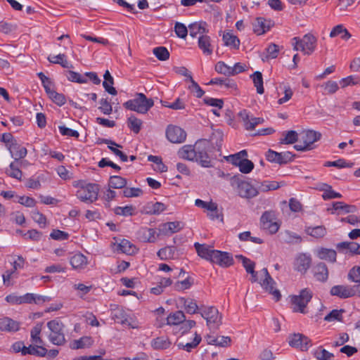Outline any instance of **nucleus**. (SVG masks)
Here are the masks:
<instances>
[{
	"label": "nucleus",
	"mask_w": 360,
	"mask_h": 360,
	"mask_svg": "<svg viewBox=\"0 0 360 360\" xmlns=\"http://www.w3.org/2000/svg\"><path fill=\"white\" fill-rule=\"evenodd\" d=\"M194 247L200 257L221 267L226 268L234 263L233 256L229 252L214 250L212 246L198 243H195Z\"/></svg>",
	"instance_id": "f257e3e1"
},
{
	"label": "nucleus",
	"mask_w": 360,
	"mask_h": 360,
	"mask_svg": "<svg viewBox=\"0 0 360 360\" xmlns=\"http://www.w3.org/2000/svg\"><path fill=\"white\" fill-rule=\"evenodd\" d=\"M244 179L240 174L235 175L231 179V185L237 189L241 198L251 199L256 197L259 194L257 188Z\"/></svg>",
	"instance_id": "f03ea898"
},
{
	"label": "nucleus",
	"mask_w": 360,
	"mask_h": 360,
	"mask_svg": "<svg viewBox=\"0 0 360 360\" xmlns=\"http://www.w3.org/2000/svg\"><path fill=\"white\" fill-rule=\"evenodd\" d=\"M153 105V100L148 98L143 93H137L135 98L129 100L123 104L126 109L141 114L146 113Z\"/></svg>",
	"instance_id": "7ed1b4c3"
},
{
	"label": "nucleus",
	"mask_w": 360,
	"mask_h": 360,
	"mask_svg": "<svg viewBox=\"0 0 360 360\" xmlns=\"http://www.w3.org/2000/svg\"><path fill=\"white\" fill-rule=\"evenodd\" d=\"M47 327L50 330V334L49 335V341L58 346L63 345L66 342L63 323L57 318L49 321Z\"/></svg>",
	"instance_id": "20e7f679"
},
{
	"label": "nucleus",
	"mask_w": 360,
	"mask_h": 360,
	"mask_svg": "<svg viewBox=\"0 0 360 360\" xmlns=\"http://www.w3.org/2000/svg\"><path fill=\"white\" fill-rule=\"evenodd\" d=\"M313 296L311 290L304 288L300 292L299 295H292L290 297L292 304L294 305L293 311L306 314L305 308L311 301Z\"/></svg>",
	"instance_id": "39448f33"
},
{
	"label": "nucleus",
	"mask_w": 360,
	"mask_h": 360,
	"mask_svg": "<svg viewBox=\"0 0 360 360\" xmlns=\"http://www.w3.org/2000/svg\"><path fill=\"white\" fill-rule=\"evenodd\" d=\"M210 141L207 139L198 140L197 141L196 159L195 161L203 167H211L212 166L210 158L208 155Z\"/></svg>",
	"instance_id": "423d86ee"
},
{
	"label": "nucleus",
	"mask_w": 360,
	"mask_h": 360,
	"mask_svg": "<svg viewBox=\"0 0 360 360\" xmlns=\"http://www.w3.org/2000/svg\"><path fill=\"white\" fill-rule=\"evenodd\" d=\"M200 313L206 321L210 328L217 329L221 323V316H219V311L214 307H201Z\"/></svg>",
	"instance_id": "0eeeda50"
},
{
	"label": "nucleus",
	"mask_w": 360,
	"mask_h": 360,
	"mask_svg": "<svg viewBox=\"0 0 360 360\" xmlns=\"http://www.w3.org/2000/svg\"><path fill=\"white\" fill-rule=\"evenodd\" d=\"M330 293L341 299H346L354 296L360 297V285L352 286L338 285L331 288Z\"/></svg>",
	"instance_id": "6e6552de"
},
{
	"label": "nucleus",
	"mask_w": 360,
	"mask_h": 360,
	"mask_svg": "<svg viewBox=\"0 0 360 360\" xmlns=\"http://www.w3.org/2000/svg\"><path fill=\"white\" fill-rule=\"evenodd\" d=\"M98 184H88L77 191V196L82 202L92 203L98 199Z\"/></svg>",
	"instance_id": "1a4fd4ad"
},
{
	"label": "nucleus",
	"mask_w": 360,
	"mask_h": 360,
	"mask_svg": "<svg viewBox=\"0 0 360 360\" xmlns=\"http://www.w3.org/2000/svg\"><path fill=\"white\" fill-rule=\"evenodd\" d=\"M275 220L276 213L274 211L264 212L260 219L262 228L268 231L271 234L276 233L280 226Z\"/></svg>",
	"instance_id": "9d476101"
},
{
	"label": "nucleus",
	"mask_w": 360,
	"mask_h": 360,
	"mask_svg": "<svg viewBox=\"0 0 360 360\" xmlns=\"http://www.w3.org/2000/svg\"><path fill=\"white\" fill-rule=\"evenodd\" d=\"M261 274L264 276V279L260 283L261 285L274 296L276 301H278L281 297V292L275 288L276 282L270 276L267 269H262Z\"/></svg>",
	"instance_id": "9b49d317"
},
{
	"label": "nucleus",
	"mask_w": 360,
	"mask_h": 360,
	"mask_svg": "<svg viewBox=\"0 0 360 360\" xmlns=\"http://www.w3.org/2000/svg\"><path fill=\"white\" fill-rule=\"evenodd\" d=\"M289 345L295 348H299L302 351H307L311 346V340L301 333H294L288 338Z\"/></svg>",
	"instance_id": "f8f14e48"
},
{
	"label": "nucleus",
	"mask_w": 360,
	"mask_h": 360,
	"mask_svg": "<svg viewBox=\"0 0 360 360\" xmlns=\"http://www.w3.org/2000/svg\"><path fill=\"white\" fill-rule=\"evenodd\" d=\"M166 136L173 143H181L186 140V133L179 127L169 125L166 130Z\"/></svg>",
	"instance_id": "ddd939ff"
},
{
	"label": "nucleus",
	"mask_w": 360,
	"mask_h": 360,
	"mask_svg": "<svg viewBox=\"0 0 360 360\" xmlns=\"http://www.w3.org/2000/svg\"><path fill=\"white\" fill-rule=\"evenodd\" d=\"M298 41L301 42V51L304 54L311 55L316 49L317 39L311 33L304 34Z\"/></svg>",
	"instance_id": "4468645a"
},
{
	"label": "nucleus",
	"mask_w": 360,
	"mask_h": 360,
	"mask_svg": "<svg viewBox=\"0 0 360 360\" xmlns=\"http://www.w3.org/2000/svg\"><path fill=\"white\" fill-rule=\"evenodd\" d=\"M239 116L242 118L247 130H253L257 124L264 122L262 117H255L250 115L246 110L241 111Z\"/></svg>",
	"instance_id": "2eb2a0df"
},
{
	"label": "nucleus",
	"mask_w": 360,
	"mask_h": 360,
	"mask_svg": "<svg viewBox=\"0 0 360 360\" xmlns=\"http://www.w3.org/2000/svg\"><path fill=\"white\" fill-rule=\"evenodd\" d=\"M274 25V23L270 20H266L262 17L257 18L252 23L253 31L258 35H261L268 30Z\"/></svg>",
	"instance_id": "dca6fc26"
},
{
	"label": "nucleus",
	"mask_w": 360,
	"mask_h": 360,
	"mask_svg": "<svg viewBox=\"0 0 360 360\" xmlns=\"http://www.w3.org/2000/svg\"><path fill=\"white\" fill-rule=\"evenodd\" d=\"M311 262V259L310 256L306 254H300L295 259V269L302 274H304L310 267Z\"/></svg>",
	"instance_id": "f3484780"
},
{
	"label": "nucleus",
	"mask_w": 360,
	"mask_h": 360,
	"mask_svg": "<svg viewBox=\"0 0 360 360\" xmlns=\"http://www.w3.org/2000/svg\"><path fill=\"white\" fill-rule=\"evenodd\" d=\"M197 142L195 146H184L178 152L179 157L190 161H195L196 159Z\"/></svg>",
	"instance_id": "a211bd4d"
},
{
	"label": "nucleus",
	"mask_w": 360,
	"mask_h": 360,
	"mask_svg": "<svg viewBox=\"0 0 360 360\" xmlns=\"http://www.w3.org/2000/svg\"><path fill=\"white\" fill-rule=\"evenodd\" d=\"M19 323L8 317L0 318V330L6 332H15L19 330Z\"/></svg>",
	"instance_id": "6ab92c4d"
},
{
	"label": "nucleus",
	"mask_w": 360,
	"mask_h": 360,
	"mask_svg": "<svg viewBox=\"0 0 360 360\" xmlns=\"http://www.w3.org/2000/svg\"><path fill=\"white\" fill-rule=\"evenodd\" d=\"M8 150L10 151L12 158L16 161L25 158L27 153L26 148L20 146L17 142L10 144L8 146Z\"/></svg>",
	"instance_id": "aec40b11"
},
{
	"label": "nucleus",
	"mask_w": 360,
	"mask_h": 360,
	"mask_svg": "<svg viewBox=\"0 0 360 360\" xmlns=\"http://www.w3.org/2000/svg\"><path fill=\"white\" fill-rule=\"evenodd\" d=\"M314 274L318 281H326L328 278V270L326 264L323 262L317 264L314 267Z\"/></svg>",
	"instance_id": "412c9836"
},
{
	"label": "nucleus",
	"mask_w": 360,
	"mask_h": 360,
	"mask_svg": "<svg viewBox=\"0 0 360 360\" xmlns=\"http://www.w3.org/2000/svg\"><path fill=\"white\" fill-rule=\"evenodd\" d=\"M151 347L155 350H164L169 348L172 342L167 336L158 337L151 341Z\"/></svg>",
	"instance_id": "4be33fe9"
},
{
	"label": "nucleus",
	"mask_w": 360,
	"mask_h": 360,
	"mask_svg": "<svg viewBox=\"0 0 360 360\" xmlns=\"http://www.w3.org/2000/svg\"><path fill=\"white\" fill-rule=\"evenodd\" d=\"M198 46L202 50L204 54L211 55L213 51L211 45V39L207 35H200L198 37Z\"/></svg>",
	"instance_id": "5701e85b"
},
{
	"label": "nucleus",
	"mask_w": 360,
	"mask_h": 360,
	"mask_svg": "<svg viewBox=\"0 0 360 360\" xmlns=\"http://www.w3.org/2000/svg\"><path fill=\"white\" fill-rule=\"evenodd\" d=\"M112 319L117 323L124 325L128 322L129 316L121 307H116L111 311Z\"/></svg>",
	"instance_id": "b1692460"
},
{
	"label": "nucleus",
	"mask_w": 360,
	"mask_h": 360,
	"mask_svg": "<svg viewBox=\"0 0 360 360\" xmlns=\"http://www.w3.org/2000/svg\"><path fill=\"white\" fill-rule=\"evenodd\" d=\"M317 256L321 259L328 260L333 263L336 261L337 253L333 249L321 248L318 250Z\"/></svg>",
	"instance_id": "393cba45"
},
{
	"label": "nucleus",
	"mask_w": 360,
	"mask_h": 360,
	"mask_svg": "<svg viewBox=\"0 0 360 360\" xmlns=\"http://www.w3.org/2000/svg\"><path fill=\"white\" fill-rule=\"evenodd\" d=\"M321 134L319 132L313 130H308L305 131L302 136V139L309 148L316 141L320 139Z\"/></svg>",
	"instance_id": "a878e982"
},
{
	"label": "nucleus",
	"mask_w": 360,
	"mask_h": 360,
	"mask_svg": "<svg viewBox=\"0 0 360 360\" xmlns=\"http://www.w3.org/2000/svg\"><path fill=\"white\" fill-rule=\"evenodd\" d=\"M93 344V340L90 337L84 336L79 340H75L70 343V348L78 349L90 347Z\"/></svg>",
	"instance_id": "bb28decb"
},
{
	"label": "nucleus",
	"mask_w": 360,
	"mask_h": 360,
	"mask_svg": "<svg viewBox=\"0 0 360 360\" xmlns=\"http://www.w3.org/2000/svg\"><path fill=\"white\" fill-rule=\"evenodd\" d=\"M104 81L103 82V86L105 90L111 95H116L117 94L115 88L112 86L114 84V79L111 76L110 72L106 70L103 75Z\"/></svg>",
	"instance_id": "cd10ccee"
},
{
	"label": "nucleus",
	"mask_w": 360,
	"mask_h": 360,
	"mask_svg": "<svg viewBox=\"0 0 360 360\" xmlns=\"http://www.w3.org/2000/svg\"><path fill=\"white\" fill-rule=\"evenodd\" d=\"M206 23L205 22H195L193 24H191L188 26V30L190 32V36L192 37H195L198 34L200 35H205V33L207 32V30L205 27Z\"/></svg>",
	"instance_id": "c85d7f7f"
},
{
	"label": "nucleus",
	"mask_w": 360,
	"mask_h": 360,
	"mask_svg": "<svg viewBox=\"0 0 360 360\" xmlns=\"http://www.w3.org/2000/svg\"><path fill=\"white\" fill-rule=\"evenodd\" d=\"M70 262L73 269H83L87 264V259L84 255L77 253L70 257Z\"/></svg>",
	"instance_id": "c756f323"
},
{
	"label": "nucleus",
	"mask_w": 360,
	"mask_h": 360,
	"mask_svg": "<svg viewBox=\"0 0 360 360\" xmlns=\"http://www.w3.org/2000/svg\"><path fill=\"white\" fill-rule=\"evenodd\" d=\"M48 60L54 64H59L65 68H73L72 65L67 60V57L64 53H60L57 56H49Z\"/></svg>",
	"instance_id": "7c9ffc66"
},
{
	"label": "nucleus",
	"mask_w": 360,
	"mask_h": 360,
	"mask_svg": "<svg viewBox=\"0 0 360 360\" xmlns=\"http://www.w3.org/2000/svg\"><path fill=\"white\" fill-rule=\"evenodd\" d=\"M127 184V180L120 176H111L108 181V186L112 188H124Z\"/></svg>",
	"instance_id": "2f4dec72"
},
{
	"label": "nucleus",
	"mask_w": 360,
	"mask_h": 360,
	"mask_svg": "<svg viewBox=\"0 0 360 360\" xmlns=\"http://www.w3.org/2000/svg\"><path fill=\"white\" fill-rule=\"evenodd\" d=\"M319 189L324 191V193L322 195L324 200L342 198V195L340 193L333 191L331 186L326 184H322Z\"/></svg>",
	"instance_id": "473e14b6"
},
{
	"label": "nucleus",
	"mask_w": 360,
	"mask_h": 360,
	"mask_svg": "<svg viewBox=\"0 0 360 360\" xmlns=\"http://www.w3.org/2000/svg\"><path fill=\"white\" fill-rule=\"evenodd\" d=\"M312 354L318 360H333L334 358L333 354L325 349L322 346L315 349Z\"/></svg>",
	"instance_id": "72a5a7b5"
},
{
	"label": "nucleus",
	"mask_w": 360,
	"mask_h": 360,
	"mask_svg": "<svg viewBox=\"0 0 360 360\" xmlns=\"http://www.w3.org/2000/svg\"><path fill=\"white\" fill-rule=\"evenodd\" d=\"M180 302L183 304L187 313L193 314L199 312L200 308L194 300L182 297L180 299Z\"/></svg>",
	"instance_id": "f704fd0d"
},
{
	"label": "nucleus",
	"mask_w": 360,
	"mask_h": 360,
	"mask_svg": "<svg viewBox=\"0 0 360 360\" xmlns=\"http://www.w3.org/2000/svg\"><path fill=\"white\" fill-rule=\"evenodd\" d=\"M338 35H340V37L344 40H347L351 37V34L342 25H336L333 28L330 33V37L331 38L335 37Z\"/></svg>",
	"instance_id": "c9c22d12"
},
{
	"label": "nucleus",
	"mask_w": 360,
	"mask_h": 360,
	"mask_svg": "<svg viewBox=\"0 0 360 360\" xmlns=\"http://www.w3.org/2000/svg\"><path fill=\"white\" fill-rule=\"evenodd\" d=\"M305 231L308 235L316 238H323L327 233L326 229L323 226H308L306 228Z\"/></svg>",
	"instance_id": "e433bc0d"
},
{
	"label": "nucleus",
	"mask_w": 360,
	"mask_h": 360,
	"mask_svg": "<svg viewBox=\"0 0 360 360\" xmlns=\"http://www.w3.org/2000/svg\"><path fill=\"white\" fill-rule=\"evenodd\" d=\"M24 352L26 353V355L31 354L36 356L44 357L46 355L47 349L42 346L30 345Z\"/></svg>",
	"instance_id": "4c0bfd02"
},
{
	"label": "nucleus",
	"mask_w": 360,
	"mask_h": 360,
	"mask_svg": "<svg viewBox=\"0 0 360 360\" xmlns=\"http://www.w3.org/2000/svg\"><path fill=\"white\" fill-rule=\"evenodd\" d=\"M118 249L127 255H133L136 252L137 249L134 245L126 239H123L118 244Z\"/></svg>",
	"instance_id": "58836bf2"
},
{
	"label": "nucleus",
	"mask_w": 360,
	"mask_h": 360,
	"mask_svg": "<svg viewBox=\"0 0 360 360\" xmlns=\"http://www.w3.org/2000/svg\"><path fill=\"white\" fill-rule=\"evenodd\" d=\"M333 210L340 211L343 213H353L357 210L355 205H350L344 203L343 202H334L333 203Z\"/></svg>",
	"instance_id": "ea45409f"
},
{
	"label": "nucleus",
	"mask_w": 360,
	"mask_h": 360,
	"mask_svg": "<svg viewBox=\"0 0 360 360\" xmlns=\"http://www.w3.org/2000/svg\"><path fill=\"white\" fill-rule=\"evenodd\" d=\"M176 248L174 246H167L163 248H161L158 252V256L162 260H167L170 259H174V253Z\"/></svg>",
	"instance_id": "a19ab883"
},
{
	"label": "nucleus",
	"mask_w": 360,
	"mask_h": 360,
	"mask_svg": "<svg viewBox=\"0 0 360 360\" xmlns=\"http://www.w3.org/2000/svg\"><path fill=\"white\" fill-rule=\"evenodd\" d=\"M223 41L224 42V44L227 46H231L233 49H238L239 48L240 40L238 39V38L236 36H235L229 32H226V33L224 34Z\"/></svg>",
	"instance_id": "79ce46f5"
},
{
	"label": "nucleus",
	"mask_w": 360,
	"mask_h": 360,
	"mask_svg": "<svg viewBox=\"0 0 360 360\" xmlns=\"http://www.w3.org/2000/svg\"><path fill=\"white\" fill-rule=\"evenodd\" d=\"M184 320L185 315L181 311H177L173 314H170L167 318V324L169 325H178L183 323Z\"/></svg>",
	"instance_id": "37998d69"
},
{
	"label": "nucleus",
	"mask_w": 360,
	"mask_h": 360,
	"mask_svg": "<svg viewBox=\"0 0 360 360\" xmlns=\"http://www.w3.org/2000/svg\"><path fill=\"white\" fill-rule=\"evenodd\" d=\"M251 77L253 80L254 85L257 89V92L259 94H264V90L262 73L259 71H256L251 75Z\"/></svg>",
	"instance_id": "c03bdc74"
},
{
	"label": "nucleus",
	"mask_w": 360,
	"mask_h": 360,
	"mask_svg": "<svg viewBox=\"0 0 360 360\" xmlns=\"http://www.w3.org/2000/svg\"><path fill=\"white\" fill-rule=\"evenodd\" d=\"M284 137L280 140L281 144H292L298 140V134L294 130L283 132Z\"/></svg>",
	"instance_id": "a18cd8bd"
},
{
	"label": "nucleus",
	"mask_w": 360,
	"mask_h": 360,
	"mask_svg": "<svg viewBox=\"0 0 360 360\" xmlns=\"http://www.w3.org/2000/svg\"><path fill=\"white\" fill-rule=\"evenodd\" d=\"M247 155V151L245 150H243L234 155L227 156L226 159L227 161L231 162L233 165L239 166L241 162Z\"/></svg>",
	"instance_id": "49530a36"
},
{
	"label": "nucleus",
	"mask_w": 360,
	"mask_h": 360,
	"mask_svg": "<svg viewBox=\"0 0 360 360\" xmlns=\"http://www.w3.org/2000/svg\"><path fill=\"white\" fill-rule=\"evenodd\" d=\"M135 207L133 205H127L125 207H116L114 209V212L117 215H122L124 217L133 216L135 214Z\"/></svg>",
	"instance_id": "de8ad7c7"
},
{
	"label": "nucleus",
	"mask_w": 360,
	"mask_h": 360,
	"mask_svg": "<svg viewBox=\"0 0 360 360\" xmlns=\"http://www.w3.org/2000/svg\"><path fill=\"white\" fill-rule=\"evenodd\" d=\"M223 136V132L219 129L214 130L210 136V141L212 145H215L217 147V150H221Z\"/></svg>",
	"instance_id": "09e8293b"
},
{
	"label": "nucleus",
	"mask_w": 360,
	"mask_h": 360,
	"mask_svg": "<svg viewBox=\"0 0 360 360\" xmlns=\"http://www.w3.org/2000/svg\"><path fill=\"white\" fill-rule=\"evenodd\" d=\"M236 258L241 261L243 267L245 269L247 273H253L255 268V262L250 259L244 257L242 255H236Z\"/></svg>",
	"instance_id": "8fccbe9b"
},
{
	"label": "nucleus",
	"mask_w": 360,
	"mask_h": 360,
	"mask_svg": "<svg viewBox=\"0 0 360 360\" xmlns=\"http://www.w3.org/2000/svg\"><path fill=\"white\" fill-rule=\"evenodd\" d=\"M129 128L135 134H138L141 128L142 121L132 115L127 120Z\"/></svg>",
	"instance_id": "3c124183"
},
{
	"label": "nucleus",
	"mask_w": 360,
	"mask_h": 360,
	"mask_svg": "<svg viewBox=\"0 0 360 360\" xmlns=\"http://www.w3.org/2000/svg\"><path fill=\"white\" fill-rule=\"evenodd\" d=\"M153 53L160 60H167L169 58V52L168 51L167 48L164 46H158L154 48L153 50Z\"/></svg>",
	"instance_id": "603ef678"
},
{
	"label": "nucleus",
	"mask_w": 360,
	"mask_h": 360,
	"mask_svg": "<svg viewBox=\"0 0 360 360\" xmlns=\"http://www.w3.org/2000/svg\"><path fill=\"white\" fill-rule=\"evenodd\" d=\"M201 337L200 335L195 333V336L192 342H188L186 344L179 343L178 344V347L179 349H184L187 352H191L192 349L195 348L200 342Z\"/></svg>",
	"instance_id": "864d4df0"
},
{
	"label": "nucleus",
	"mask_w": 360,
	"mask_h": 360,
	"mask_svg": "<svg viewBox=\"0 0 360 360\" xmlns=\"http://www.w3.org/2000/svg\"><path fill=\"white\" fill-rule=\"evenodd\" d=\"M348 279L356 283L355 285H360V266H355L352 267L348 273Z\"/></svg>",
	"instance_id": "5fc2aeb1"
},
{
	"label": "nucleus",
	"mask_w": 360,
	"mask_h": 360,
	"mask_svg": "<svg viewBox=\"0 0 360 360\" xmlns=\"http://www.w3.org/2000/svg\"><path fill=\"white\" fill-rule=\"evenodd\" d=\"M344 309H333L324 318L326 321H342Z\"/></svg>",
	"instance_id": "6e6d98bb"
},
{
	"label": "nucleus",
	"mask_w": 360,
	"mask_h": 360,
	"mask_svg": "<svg viewBox=\"0 0 360 360\" xmlns=\"http://www.w3.org/2000/svg\"><path fill=\"white\" fill-rule=\"evenodd\" d=\"M215 70L219 74H223L228 77L231 76V67L227 65L223 61H219L216 64Z\"/></svg>",
	"instance_id": "4d7b16f0"
},
{
	"label": "nucleus",
	"mask_w": 360,
	"mask_h": 360,
	"mask_svg": "<svg viewBox=\"0 0 360 360\" xmlns=\"http://www.w3.org/2000/svg\"><path fill=\"white\" fill-rule=\"evenodd\" d=\"M42 324H37L31 330V338L33 342L37 344H42L43 340L39 337L41 331Z\"/></svg>",
	"instance_id": "13d9d810"
},
{
	"label": "nucleus",
	"mask_w": 360,
	"mask_h": 360,
	"mask_svg": "<svg viewBox=\"0 0 360 360\" xmlns=\"http://www.w3.org/2000/svg\"><path fill=\"white\" fill-rule=\"evenodd\" d=\"M67 77L68 80L73 82H77L79 84L87 82V79L84 78L79 73L72 70L67 72Z\"/></svg>",
	"instance_id": "bf43d9fd"
},
{
	"label": "nucleus",
	"mask_w": 360,
	"mask_h": 360,
	"mask_svg": "<svg viewBox=\"0 0 360 360\" xmlns=\"http://www.w3.org/2000/svg\"><path fill=\"white\" fill-rule=\"evenodd\" d=\"M280 187L279 183L275 181H264L259 186V189L262 192H267L269 191H274Z\"/></svg>",
	"instance_id": "052dcab7"
},
{
	"label": "nucleus",
	"mask_w": 360,
	"mask_h": 360,
	"mask_svg": "<svg viewBox=\"0 0 360 360\" xmlns=\"http://www.w3.org/2000/svg\"><path fill=\"white\" fill-rule=\"evenodd\" d=\"M124 197H139L143 194V191L139 188H124L122 191Z\"/></svg>",
	"instance_id": "680f3d73"
},
{
	"label": "nucleus",
	"mask_w": 360,
	"mask_h": 360,
	"mask_svg": "<svg viewBox=\"0 0 360 360\" xmlns=\"http://www.w3.org/2000/svg\"><path fill=\"white\" fill-rule=\"evenodd\" d=\"M325 90V94H335L339 89L338 84L335 81H328L321 86Z\"/></svg>",
	"instance_id": "e2e57ef3"
},
{
	"label": "nucleus",
	"mask_w": 360,
	"mask_h": 360,
	"mask_svg": "<svg viewBox=\"0 0 360 360\" xmlns=\"http://www.w3.org/2000/svg\"><path fill=\"white\" fill-rule=\"evenodd\" d=\"M294 157L295 155L290 151L279 153V156L278 158V164H287L291 162L293 160Z\"/></svg>",
	"instance_id": "0e129e2a"
},
{
	"label": "nucleus",
	"mask_w": 360,
	"mask_h": 360,
	"mask_svg": "<svg viewBox=\"0 0 360 360\" xmlns=\"http://www.w3.org/2000/svg\"><path fill=\"white\" fill-rule=\"evenodd\" d=\"M49 98L58 105L61 106L65 103L66 99L63 94L57 93L54 90L50 92Z\"/></svg>",
	"instance_id": "69168bd1"
},
{
	"label": "nucleus",
	"mask_w": 360,
	"mask_h": 360,
	"mask_svg": "<svg viewBox=\"0 0 360 360\" xmlns=\"http://www.w3.org/2000/svg\"><path fill=\"white\" fill-rule=\"evenodd\" d=\"M174 32L181 39L186 38L188 34L187 27L183 23L179 22H176L174 25Z\"/></svg>",
	"instance_id": "338daca9"
},
{
	"label": "nucleus",
	"mask_w": 360,
	"mask_h": 360,
	"mask_svg": "<svg viewBox=\"0 0 360 360\" xmlns=\"http://www.w3.org/2000/svg\"><path fill=\"white\" fill-rule=\"evenodd\" d=\"M238 167L240 172L248 174L253 169L254 164L251 160L245 158Z\"/></svg>",
	"instance_id": "774afa93"
}]
</instances>
